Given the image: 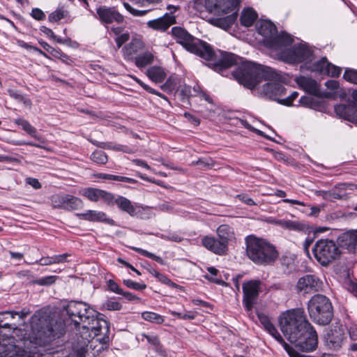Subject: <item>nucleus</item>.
Instances as JSON below:
<instances>
[{"mask_svg":"<svg viewBox=\"0 0 357 357\" xmlns=\"http://www.w3.org/2000/svg\"><path fill=\"white\" fill-rule=\"evenodd\" d=\"M172 34L176 42L181 44L187 51L195 54L208 61V66L217 72L241 63L232 73L233 77L241 84L252 89L262 79L274 81L267 82L262 86L261 93L270 99L278 102L279 97L285 92V88L278 82L281 78L280 75L273 68L250 61H243L242 58L230 52L219 50L215 52L211 46L190 34L185 29L175 26L172 29Z\"/></svg>","mask_w":357,"mask_h":357,"instance_id":"obj_1","label":"nucleus"},{"mask_svg":"<svg viewBox=\"0 0 357 357\" xmlns=\"http://www.w3.org/2000/svg\"><path fill=\"white\" fill-rule=\"evenodd\" d=\"M31 326L35 343L39 348L27 351L24 357H75L66 346L59 344L66 334L65 323L51 307H42L31 317Z\"/></svg>","mask_w":357,"mask_h":357,"instance_id":"obj_2","label":"nucleus"},{"mask_svg":"<svg viewBox=\"0 0 357 357\" xmlns=\"http://www.w3.org/2000/svg\"><path fill=\"white\" fill-rule=\"evenodd\" d=\"M245 244L248 257L256 264L269 265L278 257L275 247L261 238L249 236L245 238Z\"/></svg>","mask_w":357,"mask_h":357,"instance_id":"obj_3","label":"nucleus"},{"mask_svg":"<svg viewBox=\"0 0 357 357\" xmlns=\"http://www.w3.org/2000/svg\"><path fill=\"white\" fill-rule=\"evenodd\" d=\"M279 322L281 331L289 341L294 340L298 333L310 325L302 308L283 312L280 317Z\"/></svg>","mask_w":357,"mask_h":357,"instance_id":"obj_4","label":"nucleus"},{"mask_svg":"<svg viewBox=\"0 0 357 357\" xmlns=\"http://www.w3.org/2000/svg\"><path fill=\"white\" fill-rule=\"evenodd\" d=\"M45 307L53 308L64 323L66 326L67 322L70 321V324H73L75 328H78L81 324L86 323V320H92L96 311L91 308L89 304L82 301H70L62 307V312H66L68 319H64L61 317L60 312L54 307L51 306H45Z\"/></svg>","mask_w":357,"mask_h":357,"instance_id":"obj_5","label":"nucleus"},{"mask_svg":"<svg viewBox=\"0 0 357 357\" xmlns=\"http://www.w3.org/2000/svg\"><path fill=\"white\" fill-rule=\"evenodd\" d=\"M311 319L319 325L328 324L333 317V308L330 299L322 294L314 295L307 303Z\"/></svg>","mask_w":357,"mask_h":357,"instance_id":"obj_6","label":"nucleus"},{"mask_svg":"<svg viewBox=\"0 0 357 357\" xmlns=\"http://www.w3.org/2000/svg\"><path fill=\"white\" fill-rule=\"evenodd\" d=\"M257 31L264 38V43L271 49H281L293 41L291 36L287 33L278 34L276 26L271 21L261 22L257 26Z\"/></svg>","mask_w":357,"mask_h":357,"instance_id":"obj_7","label":"nucleus"},{"mask_svg":"<svg viewBox=\"0 0 357 357\" xmlns=\"http://www.w3.org/2000/svg\"><path fill=\"white\" fill-rule=\"evenodd\" d=\"M312 252L317 262L325 267L337 259L341 255L336 243L328 238L318 240L312 248Z\"/></svg>","mask_w":357,"mask_h":357,"instance_id":"obj_8","label":"nucleus"},{"mask_svg":"<svg viewBox=\"0 0 357 357\" xmlns=\"http://www.w3.org/2000/svg\"><path fill=\"white\" fill-rule=\"evenodd\" d=\"M108 342L109 336L93 337L91 340L86 336L81 346L75 347L73 349L66 347V349H69L71 354H75V357H96L107 349Z\"/></svg>","mask_w":357,"mask_h":357,"instance_id":"obj_9","label":"nucleus"},{"mask_svg":"<svg viewBox=\"0 0 357 357\" xmlns=\"http://www.w3.org/2000/svg\"><path fill=\"white\" fill-rule=\"evenodd\" d=\"M281 57L287 63H295L303 61L311 62L314 58V50L307 44H298L284 51Z\"/></svg>","mask_w":357,"mask_h":357,"instance_id":"obj_10","label":"nucleus"},{"mask_svg":"<svg viewBox=\"0 0 357 357\" xmlns=\"http://www.w3.org/2000/svg\"><path fill=\"white\" fill-rule=\"evenodd\" d=\"M289 342L294 345V347L303 352H310L314 351L318 345V337L316 331L310 324L305 330H303L300 333L294 337V340H291Z\"/></svg>","mask_w":357,"mask_h":357,"instance_id":"obj_11","label":"nucleus"},{"mask_svg":"<svg viewBox=\"0 0 357 357\" xmlns=\"http://www.w3.org/2000/svg\"><path fill=\"white\" fill-rule=\"evenodd\" d=\"M261 289V282L259 280H251L243 283V303L248 311H250L258 298Z\"/></svg>","mask_w":357,"mask_h":357,"instance_id":"obj_12","label":"nucleus"},{"mask_svg":"<svg viewBox=\"0 0 357 357\" xmlns=\"http://www.w3.org/2000/svg\"><path fill=\"white\" fill-rule=\"evenodd\" d=\"M322 281L317 276L310 274L300 278L296 285L297 291L302 294L319 291L322 289Z\"/></svg>","mask_w":357,"mask_h":357,"instance_id":"obj_13","label":"nucleus"},{"mask_svg":"<svg viewBox=\"0 0 357 357\" xmlns=\"http://www.w3.org/2000/svg\"><path fill=\"white\" fill-rule=\"evenodd\" d=\"M0 357H22V350L15 344L11 334L0 337Z\"/></svg>","mask_w":357,"mask_h":357,"instance_id":"obj_14","label":"nucleus"},{"mask_svg":"<svg viewBox=\"0 0 357 357\" xmlns=\"http://www.w3.org/2000/svg\"><path fill=\"white\" fill-rule=\"evenodd\" d=\"M0 357H22V350L15 344L11 334L0 337Z\"/></svg>","mask_w":357,"mask_h":357,"instance_id":"obj_15","label":"nucleus"},{"mask_svg":"<svg viewBox=\"0 0 357 357\" xmlns=\"http://www.w3.org/2000/svg\"><path fill=\"white\" fill-rule=\"evenodd\" d=\"M307 68L312 72L331 77H338L342 71L341 68L330 63L325 57L314 63L310 62Z\"/></svg>","mask_w":357,"mask_h":357,"instance_id":"obj_16","label":"nucleus"},{"mask_svg":"<svg viewBox=\"0 0 357 357\" xmlns=\"http://www.w3.org/2000/svg\"><path fill=\"white\" fill-rule=\"evenodd\" d=\"M174 6H168L167 9L169 13H165L162 17L149 20L147 25L149 28L154 30L165 31L172 24L176 23V17L173 13L177 10Z\"/></svg>","mask_w":357,"mask_h":357,"instance_id":"obj_17","label":"nucleus"},{"mask_svg":"<svg viewBox=\"0 0 357 357\" xmlns=\"http://www.w3.org/2000/svg\"><path fill=\"white\" fill-rule=\"evenodd\" d=\"M98 19L102 24H112L116 22L121 24L124 21V17L116 9L115 7L100 6L96 9Z\"/></svg>","mask_w":357,"mask_h":357,"instance_id":"obj_18","label":"nucleus"},{"mask_svg":"<svg viewBox=\"0 0 357 357\" xmlns=\"http://www.w3.org/2000/svg\"><path fill=\"white\" fill-rule=\"evenodd\" d=\"M102 324H105V326H107V324L105 320H100L97 318L96 313L93 314V319L86 320V323H84L82 326V331L79 332L80 337L84 340V337H87L89 339L92 338L93 337H98V335L102 330Z\"/></svg>","mask_w":357,"mask_h":357,"instance_id":"obj_19","label":"nucleus"},{"mask_svg":"<svg viewBox=\"0 0 357 357\" xmlns=\"http://www.w3.org/2000/svg\"><path fill=\"white\" fill-rule=\"evenodd\" d=\"M53 206L68 211L77 210L82 207V201L71 195L55 196L52 199Z\"/></svg>","mask_w":357,"mask_h":357,"instance_id":"obj_20","label":"nucleus"},{"mask_svg":"<svg viewBox=\"0 0 357 357\" xmlns=\"http://www.w3.org/2000/svg\"><path fill=\"white\" fill-rule=\"evenodd\" d=\"M345 337L343 328L340 326H334L325 336L326 345L331 349L338 350L341 348Z\"/></svg>","mask_w":357,"mask_h":357,"instance_id":"obj_21","label":"nucleus"},{"mask_svg":"<svg viewBox=\"0 0 357 357\" xmlns=\"http://www.w3.org/2000/svg\"><path fill=\"white\" fill-rule=\"evenodd\" d=\"M201 243L206 249L218 255H224L228 250V246L224 242L213 236H205Z\"/></svg>","mask_w":357,"mask_h":357,"instance_id":"obj_22","label":"nucleus"},{"mask_svg":"<svg viewBox=\"0 0 357 357\" xmlns=\"http://www.w3.org/2000/svg\"><path fill=\"white\" fill-rule=\"evenodd\" d=\"M108 205L116 204L117 207L122 211L128 213L130 216H135L137 213L136 208L132 203L126 197L112 194L111 200L108 202Z\"/></svg>","mask_w":357,"mask_h":357,"instance_id":"obj_23","label":"nucleus"},{"mask_svg":"<svg viewBox=\"0 0 357 357\" xmlns=\"http://www.w3.org/2000/svg\"><path fill=\"white\" fill-rule=\"evenodd\" d=\"M82 195L91 202H96L99 199H102L107 204L112 197V193L95 188L83 189Z\"/></svg>","mask_w":357,"mask_h":357,"instance_id":"obj_24","label":"nucleus"},{"mask_svg":"<svg viewBox=\"0 0 357 357\" xmlns=\"http://www.w3.org/2000/svg\"><path fill=\"white\" fill-rule=\"evenodd\" d=\"M335 112L337 116L349 121H357V107L354 103L337 105L335 107Z\"/></svg>","mask_w":357,"mask_h":357,"instance_id":"obj_25","label":"nucleus"},{"mask_svg":"<svg viewBox=\"0 0 357 357\" xmlns=\"http://www.w3.org/2000/svg\"><path fill=\"white\" fill-rule=\"evenodd\" d=\"M258 318L264 329L284 347L287 342L284 340L277 328L273 324L270 318L264 314H259Z\"/></svg>","mask_w":357,"mask_h":357,"instance_id":"obj_26","label":"nucleus"},{"mask_svg":"<svg viewBox=\"0 0 357 357\" xmlns=\"http://www.w3.org/2000/svg\"><path fill=\"white\" fill-rule=\"evenodd\" d=\"M24 131H25L33 139V141H24V144L41 147L40 144L44 143V138L38 132L37 130L33 126L26 121H24Z\"/></svg>","mask_w":357,"mask_h":357,"instance_id":"obj_27","label":"nucleus"},{"mask_svg":"<svg viewBox=\"0 0 357 357\" xmlns=\"http://www.w3.org/2000/svg\"><path fill=\"white\" fill-rule=\"evenodd\" d=\"M77 216L81 219L89 221L105 222L110 225H113L114 223V221L107 218L106 214L102 211L89 210L86 213H77Z\"/></svg>","mask_w":357,"mask_h":357,"instance_id":"obj_28","label":"nucleus"},{"mask_svg":"<svg viewBox=\"0 0 357 357\" xmlns=\"http://www.w3.org/2000/svg\"><path fill=\"white\" fill-rule=\"evenodd\" d=\"M275 222L281 227L291 231L305 232L309 229L305 223L299 221L278 220Z\"/></svg>","mask_w":357,"mask_h":357,"instance_id":"obj_29","label":"nucleus"},{"mask_svg":"<svg viewBox=\"0 0 357 357\" xmlns=\"http://www.w3.org/2000/svg\"><path fill=\"white\" fill-rule=\"evenodd\" d=\"M296 82L307 93L314 94L318 91L317 82L312 78L301 76L296 78Z\"/></svg>","mask_w":357,"mask_h":357,"instance_id":"obj_30","label":"nucleus"},{"mask_svg":"<svg viewBox=\"0 0 357 357\" xmlns=\"http://www.w3.org/2000/svg\"><path fill=\"white\" fill-rule=\"evenodd\" d=\"M146 74L150 79L155 83L162 82L166 77L165 70L161 67L155 66L149 68Z\"/></svg>","mask_w":357,"mask_h":357,"instance_id":"obj_31","label":"nucleus"},{"mask_svg":"<svg viewBox=\"0 0 357 357\" xmlns=\"http://www.w3.org/2000/svg\"><path fill=\"white\" fill-rule=\"evenodd\" d=\"M257 18V13L252 8L244 9L240 17L241 25L251 26Z\"/></svg>","mask_w":357,"mask_h":357,"instance_id":"obj_32","label":"nucleus"},{"mask_svg":"<svg viewBox=\"0 0 357 357\" xmlns=\"http://www.w3.org/2000/svg\"><path fill=\"white\" fill-rule=\"evenodd\" d=\"M218 238L228 246L229 241L234 237L233 229L228 225H222L217 229Z\"/></svg>","mask_w":357,"mask_h":357,"instance_id":"obj_33","label":"nucleus"},{"mask_svg":"<svg viewBox=\"0 0 357 357\" xmlns=\"http://www.w3.org/2000/svg\"><path fill=\"white\" fill-rule=\"evenodd\" d=\"M237 10H235L231 15L215 20V24L224 29H229L237 20Z\"/></svg>","mask_w":357,"mask_h":357,"instance_id":"obj_34","label":"nucleus"},{"mask_svg":"<svg viewBox=\"0 0 357 357\" xmlns=\"http://www.w3.org/2000/svg\"><path fill=\"white\" fill-rule=\"evenodd\" d=\"M340 240L349 250H353L357 244V231L344 233L340 237Z\"/></svg>","mask_w":357,"mask_h":357,"instance_id":"obj_35","label":"nucleus"},{"mask_svg":"<svg viewBox=\"0 0 357 357\" xmlns=\"http://www.w3.org/2000/svg\"><path fill=\"white\" fill-rule=\"evenodd\" d=\"M140 336L142 337V340L143 341L144 338H145L147 342L153 347V349H154L156 352L160 354H163L165 352L158 335L153 334L142 333L140 335Z\"/></svg>","mask_w":357,"mask_h":357,"instance_id":"obj_36","label":"nucleus"},{"mask_svg":"<svg viewBox=\"0 0 357 357\" xmlns=\"http://www.w3.org/2000/svg\"><path fill=\"white\" fill-rule=\"evenodd\" d=\"M314 195L317 196H321L324 199L328 201H333L334 199H344L345 195L340 192H336L335 189L331 190H315Z\"/></svg>","mask_w":357,"mask_h":357,"instance_id":"obj_37","label":"nucleus"},{"mask_svg":"<svg viewBox=\"0 0 357 357\" xmlns=\"http://www.w3.org/2000/svg\"><path fill=\"white\" fill-rule=\"evenodd\" d=\"M153 55L152 53L146 52L138 55L135 59V63L138 68H144L153 61Z\"/></svg>","mask_w":357,"mask_h":357,"instance_id":"obj_38","label":"nucleus"},{"mask_svg":"<svg viewBox=\"0 0 357 357\" xmlns=\"http://www.w3.org/2000/svg\"><path fill=\"white\" fill-rule=\"evenodd\" d=\"M239 3V0H221L220 12L227 13L229 11L236 10Z\"/></svg>","mask_w":357,"mask_h":357,"instance_id":"obj_39","label":"nucleus"},{"mask_svg":"<svg viewBox=\"0 0 357 357\" xmlns=\"http://www.w3.org/2000/svg\"><path fill=\"white\" fill-rule=\"evenodd\" d=\"M296 255L289 252H284L281 258L280 263L283 266L291 270L295 266Z\"/></svg>","mask_w":357,"mask_h":357,"instance_id":"obj_40","label":"nucleus"},{"mask_svg":"<svg viewBox=\"0 0 357 357\" xmlns=\"http://www.w3.org/2000/svg\"><path fill=\"white\" fill-rule=\"evenodd\" d=\"M142 317L147 321L157 324H160L164 321V319L161 315L153 312H144L142 313Z\"/></svg>","mask_w":357,"mask_h":357,"instance_id":"obj_41","label":"nucleus"},{"mask_svg":"<svg viewBox=\"0 0 357 357\" xmlns=\"http://www.w3.org/2000/svg\"><path fill=\"white\" fill-rule=\"evenodd\" d=\"M178 77L176 75H171L161 86V89L166 92H172L174 91L178 83Z\"/></svg>","mask_w":357,"mask_h":357,"instance_id":"obj_42","label":"nucleus"},{"mask_svg":"<svg viewBox=\"0 0 357 357\" xmlns=\"http://www.w3.org/2000/svg\"><path fill=\"white\" fill-rule=\"evenodd\" d=\"M68 15V10H65L63 7L58 8L49 15L48 20L51 22H56L66 17Z\"/></svg>","mask_w":357,"mask_h":357,"instance_id":"obj_43","label":"nucleus"},{"mask_svg":"<svg viewBox=\"0 0 357 357\" xmlns=\"http://www.w3.org/2000/svg\"><path fill=\"white\" fill-rule=\"evenodd\" d=\"M91 159L94 162L100 165H104L107 163L108 158L107 155L102 151L97 150L95 151L91 155Z\"/></svg>","mask_w":357,"mask_h":357,"instance_id":"obj_44","label":"nucleus"},{"mask_svg":"<svg viewBox=\"0 0 357 357\" xmlns=\"http://www.w3.org/2000/svg\"><path fill=\"white\" fill-rule=\"evenodd\" d=\"M221 0H205V8L209 13L220 12Z\"/></svg>","mask_w":357,"mask_h":357,"instance_id":"obj_45","label":"nucleus"},{"mask_svg":"<svg viewBox=\"0 0 357 357\" xmlns=\"http://www.w3.org/2000/svg\"><path fill=\"white\" fill-rule=\"evenodd\" d=\"M343 78L346 81L357 85V70L346 68L343 75Z\"/></svg>","mask_w":357,"mask_h":357,"instance_id":"obj_46","label":"nucleus"},{"mask_svg":"<svg viewBox=\"0 0 357 357\" xmlns=\"http://www.w3.org/2000/svg\"><path fill=\"white\" fill-rule=\"evenodd\" d=\"M132 250L136 251L137 252L142 255L143 256H145L146 257H149L151 259H153L156 261L158 263L160 264H165V261L159 256L155 255L153 253L149 252L147 250H143L139 248H132Z\"/></svg>","mask_w":357,"mask_h":357,"instance_id":"obj_47","label":"nucleus"},{"mask_svg":"<svg viewBox=\"0 0 357 357\" xmlns=\"http://www.w3.org/2000/svg\"><path fill=\"white\" fill-rule=\"evenodd\" d=\"M132 250L136 251L137 252L142 255L143 256H145L146 257H149L151 259H153L156 261L158 263L160 264H165V261L159 256L155 255L153 253L149 252L147 250H143L139 248H132Z\"/></svg>","mask_w":357,"mask_h":357,"instance_id":"obj_48","label":"nucleus"},{"mask_svg":"<svg viewBox=\"0 0 357 357\" xmlns=\"http://www.w3.org/2000/svg\"><path fill=\"white\" fill-rule=\"evenodd\" d=\"M132 250L136 251L137 252L142 255L143 256H145L146 257H149L151 259H153L156 261L158 263L160 264H165V261L159 256L155 255L153 253L149 252L147 250H143L139 248H132Z\"/></svg>","mask_w":357,"mask_h":357,"instance_id":"obj_49","label":"nucleus"},{"mask_svg":"<svg viewBox=\"0 0 357 357\" xmlns=\"http://www.w3.org/2000/svg\"><path fill=\"white\" fill-rule=\"evenodd\" d=\"M180 98L182 102L189 103V99L191 96V88L189 86H181L179 93Z\"/></svg>","mask_w":357,"mask_h":357,"instance_id":"obj_50","label":"nucleus"},{"mask_svg":"<svg viewBox=\"0 0 357 357\" xmlns=\"http://www.w3.org/2000/svg\"><path fill=\"white\" fill-rule=\"evenodd\" d=\"M57 278V276L50 275L43 278H38L34 280V284H39L40 286H48L54 284Z\"/></svg>","mask_w":357,"mask_h":357,"instance_id":"obj_51","label":"nucleus"},{"mask_svg":"<svg viewBox=\"0 0 357 357\" xmlns=\"http://www.w3.org/2000/svg\"><path fill=\"white\" fill-rule=\"evenodd\" d=\"M123 283L128 288L135 290H144L146 288V284L144 283H138L130 279L123 280Z\"/></svg>","mask_w":357,"mask_h":357,"instance_id":"obj_52","label":"nucleus"},{"mask_svg":"<svg viewBox=\"0 0 357 357\" xmlns=\"http://www.w3.org/2000/svg\"><path fill=\"white\" fill-rule=\"evenodd\" d=\"M207 271L212 276L206 275H204L205 279H206L208 281H211L212 282H214L215 284H218L224 283V282L222 280H218V279L214 278L213 277V276L217 275V274L218 273V270L217 268H215V267L211 266V267L207 268Z\"/></svg>","mask_w":357,"mask_h":357,"instance_id":"obj_53","label":"nucleus"},{"mask_svg":"<svg viewBox=\"0 0 357 357\" xmlns=\"http://www.w3.org/2000/svg\"><path fill=\"white\" fill-rule=\"evenodd\" d=\"M300 105L314 108L316 106V101L313 97L302 96L299 100Z\"/></svg>","mask_w":357,"mask_h":357,"instance_id":"obj_54","label":"nucleus"},{"mask_svg":"<svg viewBox=\"0 0 357 357\" xmlns=\"http://www.w3.org/2000/svg\"><path fill=\"white\" fill-rule=\"evenodd\" d=\"M102 307L107 310H120L122 305L118 301H107L102 304Z\"/></svg>","mask_w":357,"mask_h":357,"instance_id":"obj_55","label":"nucleus"},{"mask_svg":"<svg viewBox=\"0 0 357 357\" xmlns=\"http://www.w3.org/2000/svg\"><path fill=\"white\" fill-rule=\"evenodd\" d=\"M123 6L128 12H130L134 16H143L149 12V10H139L137 9H134L128 3L126 2L123 3Z\"/></svg>","mask_w":357,"mask_h":357,"instance_id":"obj_56","label":"nucleus"},{"mask_svg":"<svg viewBox=\"0 0 357 357\" xmlns=\"http://www.w3.org/2000/svg\"><path fill=\"white\" fill-rule=\"evenodd\" d=\"M298 96V93L297 91H294L286 98L278 100V102L283 104L287 106H290L292 105L293 101Z\"/></svg>","mask_w":357,"mask_h":357,"instance_id":"obj_57","label":"nucleus"},{"mask_svg":"<svg viewBox=\"0 0 357 357\" xmlns=\"http://www.w3.org/2000/svg\"><path fill=\"white\" fill-rule=\"evenodd\" d=\"M193 165H201L202 167H212L213 166V161L211 158H199L197 161L192 162Z\"/></svg>","mask_w":357,"mask_h":357,"instance_id":"obj_58","label":"nucleus"},{"mask_svg":"<svg viewBox=\"0 0 357 357\" xmlns=\"http://www.w3.org/2000/svg\"><path fill=\"white\" fill-rule=\"evenodd\" d=\"M107 286H108L109 289L112 292H114L117 294H120L121 293H123V289L121 288H120L119 284L112 280H109L107 282Z\"/></svg>","mask_w":357,"mask_h":357,"instance_id":"obj_59","label":"nucleus"},{"mask_svg":"<svg viewBox=\"0 0 357 357\" xmlns=\"http://www.w3.org/2000/svg\"><path fill=\"white\" fill-rule=\"evenodd\" d=\"M26 183L27 185L31 186L35 190H39L42 188L41 183L37 178L32 177L26 178Z\"/></svg>","mask_w":357,"mask_h":357,"instance_id":"obj_60","label":"nucleus"},{"mask_svg":"<svg viewBox=\"0 0 357 357\" xmlns=\"http://www.w3.org/2000/svg\"><path fill=\"white\" fill-rule=\"evenodd\" d=\"M161 238L165 240L172 241L174 242H181L183 240V238L176 233L162 234Z\"/></svg>","mask_w":357,"mask_h":357,"instance_id":"obj_61","label":"nucleus"},{"mask_svg":"<svg viewBox=\"0 0 357 357\" xmlns=\"http://www.w3.org/2000/svg\"><path fill=\"white\" fill-rule=\"evenodd\" d=\"M129 40V34L128 33H123L119 36L116 39V43L118 48H120L123 44L127 42Z\"/></svg>","mask_w":357,"mask_h":357,"instance_id":"obj_62","label":"nucleus"},{"mask_svg":"<svg viewBox=\"0 0 357 357\" xmlns=\"http://www.w3.org/2000/svg\"><path fill=\"white\" fill-rule=\"evenodd\" d=\"M70 255L67 253H64L59 255L52 256L53 264H61L67 261V257Z\"/></svg>","mask_w":357,"mask_h":357,"instance_id":"obj_63","label":"nucleus"},{"mask_svg":"<svg viewBox=\"0 0 357 357\" xmlns=\"http://www.w3.org/2000/svg\"><path fill=\"white\" fill-rule=\"evenodd\" d=\"M31 15L34 19L37 20H42L45 17V13L43 12L42 10L39 8H33L31 11Z\"/></svg>","mask_w":357,"mask_h":357,"instance_id":"obj_64","label":"nucleus"}]
</instances>
